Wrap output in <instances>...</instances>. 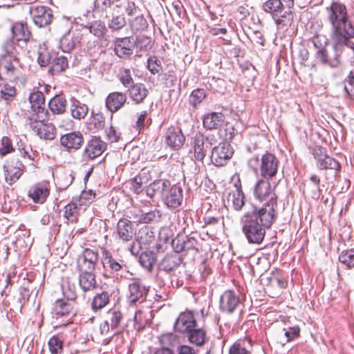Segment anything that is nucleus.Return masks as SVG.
Segmentation results:
<instances>
[{
  "label": "nucleus",
  "mask_w": 354,
  "mask_h": 354,
  "mask_svg": "<svg viewBox=\"0 0 354 354\" xmlns=\"http://www.w3.org/2000/svg\"><path fill=\"white\" fill-rule=\"evenodd\" d=\"M48 115L43 118L37 117L26 119V122L30 128L41 139L52 140L55 138V127L51 123L45 122Z\"/></svg>",
  "instance_id": "nucleus-7"
},
{
  "label": "nucleus",
  "mask_w": 354,
  "mask_h": 354,
  "mask_svg": "<svg viewBox=\"0 0 354 354\" xmlns=\"http://www.w3.org/2000/svg\"><path fill=\"white\" fill-rule=\"evenodd\" d=\"M129 97L136 104L143 102L149 94L147 88L143 84L137 83L128 88Z\"/></svg>",
  "instance_id": "nucleus-34"
},
{
  "label": "nucleus",
  "mask_w": 354,
  "mask_h": 354,
  "mask_svg": "<svg viewBox=\"0 0 354 354\" xmlns=\"http://www.w3.org/2000/svg\"><path fill=\"white\" fill-rule=\"evenodd\" d=\"M313 155L316 160V166L320 169L334 170L336 173L341 169L340 163L334 158L327 154L326 149L322 147H315Z\"/></svg>",
  "instance_id": "nucleus-9"
},
{
  "label": "nucleus",
  "mask_w": 354,
  "mask_h": 354,
  "mask_svg": "<svg viewBox=\"0 0 354 354\" xmlns=\"http://www.w3.org/2000/svg\"><path fill=\"white\" fill-rule=\"evenodd\" d=\"M320 178L316 174H313L305 185L304 192H307L313 198L317 199L321 194Z\"/></svg>",
  "instance_id": "nucleus-37"
},
{
  "label": "nucleus",
  "mask_w": 354,
  "mask_h": 354,
  "mask_svg": "<svg viewBox=\"0 0 354 354\" xmlns=\"http://www.w3.org/2000/svg\"><path fill=\"white\" fill-rule=\"evenodd\" d=\"M239 298L232 290L225 291L220 298V309L221 311L231 314L239 305Z\"/></svg>",
  "instance_id": "nucleus-23"
},
{
  "label": "nucleus",
  "mask_w": 354,
  "mask_h": 354,
  "mask_svg": "<svg viewBox=\"0 0 354 354\" xmlns=\"http://www.w3.org/2000/svg\"><path fill=\"white\" fill-rule=\"evenodd\" d=\"M165 141L171 148L178 149L183 146L185 137L180 129L171 127L167 131Z\"/></svg>",
  "instance_id": "nucleus-27"
},
{
  "label": "nucleus",
  "mask_w": 354,
  "mask_h": 354,
  "mask_svg": "<svg viewBox=\"0 0 354 354\" xmlns=\"http://www.w3.org/2000/svg\"><path fill=\"white\" fill-rule=\"evenodd\" d=\"M127 20L129 26L136 30H143L147 27V20L141 12L138 14L133 19L128 18Z\"/></svg>",
  "instance_id": "nucleus-52"
},
{
  "label": "nucleus",
  "mask_w": 354,
  "mask_h": 354,
  "mask_svg": "<svg viewBox=\"0 0 354 354\" xmlns=\"http://www.w3.org/2000/svg\"><path fill=\"white\" fill-rule=\"evenodd\" d=\"M51 60L50 53L44 48L40 47L38 50V63L41 66L48 65Z\"/></svg>",
  "instance_id": "nucleus-63"
},
{
  "label": "nucleus",
  "mask_w": 354,
  "mask_h": 354,
  "mask_svg": "<svg viewBox=\"0 0 354 354\" xmlns=\"http://www.w3.org/2000/svg\"><path fill=\"white\" fill-rule=\"evenodd\" d=\"M178 339V336L172 333L162 334L159 337V341L162 348L174 346L177 343Z\"/></svg>",
  "instance_id": "nucleus-57"
},
{
  "label": "nucleus",
  "mask_w": 354,
  "mask_h": 354,
  "mask_svg": "<svg viewBox=\"0 0 354 354\" xmlns=\"http://www.w3.org/2000/svg\"><path fill=\"white\" fill-rule=\"evenodd\" d=\"M270 179L262 178L259 179L254 188V194L255 197L259 201L268 199V202L263 205L262 207L273 205V210L276 211L277 207V196L271 189V185L269 182Z\"/></svg>",
  "instance_id": "nucleus-8"
},
{
  "label": "nucleus",
  "mask_w": 354,
  "mask_h": 354,
  "mask_svg": "<svg viewBox=\"0 0 354 354\" xmlns=\"http://www.w3.org/2000/svg\"><path fill=\"white\" fill-rule=\"evenodd\" d=\"M0 57L19 58L20 47L12 39H7L2 45Z\"/></svg>",
  "instance_id": "nucleus-39"
},
{
  "label": "nucleus",
  "mask_w": 354,
  "mask_h": 354,
  "mask_svg": "<svg viewBox=\"0 0 354 354\" xmlns=\"http://www.w3.org/2000/svg\"><path fill=\"white\" fill-rule=\"evenodd\" d=\"M224 115L221 113L212 112L203 118V126L207 129H216L223 125Z\"/></svg>",
  "instance_id": "nucleus-32"
},
{
  "label": "nucleus",
  "mask_w": 354,
  "mask_h": 354,
  "mask_svg": "<svg viewBox=\"0 0 354 354\" xmlns=\"http://www.w3.org/2000/svg\"><path fill=\"white\" fill-rule=\"evenodd\" d=\"M48 194L49 190L42 185H36L28 191V196L37 203H44Z\"/></svg>",
  "instance_id": "nucleus-35"
},
{
  "label": "nucleus",
  "mask_w": 354,
  "mask_h": 354,
  "mask_svg": "<svg viewBox=\"0 0 354 354\" xmlns=\"http://www.w3.org/2000/svg\"><path fill=\"white\" fill-rule=\"evenodd\" d=\"M187 333L189 341L197 346L203 345L206 341V332L203 328H195L194 327Z\"/></svg>",
  "instance_id": "nucleus-40"
},
{
  "label": "nucleus",
  "mask_w": 354,
  "mask_h": 354,
  "mask_svg": "<svg viewBox=\"0 0 354 354\" xmlns=\"http://www.w3.org/2000/svg\"><path fill=\"white\" fill-rule=\"evenodd\" d=\"M66 100L62 95H55L48 102L50 110L55 114H62L65 112Z\"/></svg>",
  "instance_id": "nucleus-44"
},
{
  "label": "nucleus",
  "mask_w": 354,
  "mask_h": 354,
  "mask_svg": "<svg viewBox=\"0 0 354 354\" xmlns=\"http://www.w3.org/2000/svg\"><path fill=\"white\" fill-rule=\"evenodd\" d=\"M68 57L66 56H58L53 61L52 70L55 73H60L68 68Z\"/></svg>",
  "instance_id": "nucleus-54"
},
{
  "label": "nucleus",
  "mask_w": 354,
  "mask_h": 354,
  "mask_svg": "<svg viewBox=\"0 0 354 354\" xmlns=\"http://www.w3.org/2000/svg\"><path fill=\"white\" fill-rule=\"evenodd\" d=\"M106 149V144L100 138L93 137L86 145L83 156L86 160H93L102 154Z\"/></svg>",
  "instance_id": "nucleus-19"
},
{
  "label": "nucleus",
  "mask_w": 354,
  "mask_h": 354,
  "mask_svg": "<svg viewBox=\"0 0 354 354\" xmlns=\"http://www.w3.org/2000/svg\"><path fill=\"white\" fill-rule=\"evenodd\" d=\"M0 72L3 73L8 81L17 82L22 75L19 58L0 57Z\"/></svg>",
  "instance_id": "nucleus-10"
},
{
  "label": "nucleus",
  "mask_w": 354,
  "mask_h": 354,
  "mask_svg": "<svg viewBox=\"0 0 354 354\" xmlns=\"http://www.w3.org/2000/svg\"><path fill=\"white\" fill-rule=\"evenodd\" d=\"M86 28L89 29L91 34L97 37H102L106 30L104 24L100 20L93 21L91 25Z\"/></svg>",
  "instance_id": "nucleus-58"
},
{
  "label": "nucleus",
  "mask_w": 354,
  "mask_h": 354,
  "mask_svg": "<svg viewBox=\"0 0 354 354\" xmlns=\"http://www.w3.org/2000/svg\"><path fill=\"white\" fill-rule=\"evenodd\" d=\"M218 140L214 134H207L206 136L198 133L194 137L193 148L194 157L196 160L203 162L207 152L210 150L212 146L217 143Z\"/></svg>",
  "instance_id": "nucleus-6"
},
{
  "label": "nucleus",
  "mask_w": 354,
  "mask_h": 354,
  "mask_svg": "<svg viewBox=\"0 0 354 354\" xmlns=\"http://www.w3.org/2000/svg\"><path fill=\"white\" fill-rule=\"evenodd\" d=\"M181 259L176 254L166 255L158 265L160 270L171 274L180 264Z\"/></svg>",
  "instance_id": "nucleus-31"
},
{
  "label": "nucleus",
  "mask_w": 354,
  "mask_h": 354,
  "mask_svg": "<svg viewBox=\"0 0 354 354\" xmlns=\"http://www.w3.org/2000/svg\"><path fill=\"white\" fill-rule=\"evenodd\" d=\"M60 145L68 152L80 149L84 144V136L80 131H71L61 136Z\"/></svg>",
  "instance_id": "nucleus-15"
},
{
  "label": "nucleus",
  "mask_w": 354,
  "mask_h": 354,
  "mask_svg": "<svg viewBox=\"0 0 354 354\" xmlns=\"http://www.w3.org/2000/svg\"><path fill=\"white\" fill-rule=\"evenodd\" d=\"M171 185L170 181L167 179L156 180L147 187L146 194L150 198L158 194L162 199L165 193L170 188Z\"/></svg>",
  "instance_id": "nucleus-26"
},
{
  "label": "nucleus",
  "mask_w": 354,
  "mask_h": 354,
  "mask_svg": "<svg viewBox=\"0 0 354 354\" xmlns=\"http://www.w3.org/2000/svg\"><path fill=\"white\" fill-rule=\"evenodd\" d=\"M123 316L120 310L115 308L110 309L107 312L106 321L111 326V329H116L120 324Z\"/></svg>",
  "instance_id": "nucleus-47"
},
{
  "label": "nucleus",
  "mask_w": 354,
  "mask_h": 354,
  "mask_svg": "<svg viewBox=\"0 0 354 354\" xmlns=\"http://www.w3.org/2000/svg\"><path fill=\"white\" fill-rule=\"evenodd\" d=\"M147 180L145 173H140L135 176L131 181V189L136 194H138L142 191V185L145 180Z\"/></svg>",
  "instance_id": "nucleus-53"
},
{
  "label": "nucleus",
  "mask_w": 354,
  "mask_h": 354,
  "mask_svg": "<svg viewBox=\"0 0 354 354\" xmlns=\"http://www.w3.org/2000/svg\"><path fill=\"white\" fill-rule=\"evenodd\" d=\"M79 215V208L76 203H70L64 207V216L69 222H77Z\"/></svg>",
  "instance_id": "nucleus-49"
},
{
  "label": "nucleus",
  "mask_w": 354,
  "mask_h": 354,
  "mask_svg": "<svg viewBox=\"0 0 354 354\" xmlns=\"http://www.w3.org/2000/svg\"><path fill=\"white\" fill-rule=\"evenodd\" d=\"M114 46V52L120 58L127 59L133 54V44L129 37L116 38Z\"/></svg>",
  "instance_id": "nucleus-24"
},
{
  "label": "nucleus",
  "mask_w": 354,
  "mask_h": 354,
  "mask_svg": "<svg viewBox=\"0 0 354 354\" xmlns=\"http://www.w3.org/2000/svg\"><path fill=\"white\" fill-rule=\"evenodd\" d=\"M98 261L99 255L97 251L90 248H86L78 257V270L79 271L94 272Z\"/></svg>",
  "instance_id": "nucleus-14"
},
{
  "label": "nucleus",
  "mask_w": 354,
  "mask_h": 354,
  "mask_svg": "<svg viewBox=\"0 0 354 354\" xmlns=\"http://www.w3.org/2000/svg\"><path fill=\"white\" fill-rule=\"evenodd\" d=\"M24 165L18 158H13L3 167L5 179L10 185L15 183L23 174Z\"/></svg>",
  "instance_id": "nucleus-17"
},
{
  "label": "nucleus",
  "mask_w": 354,
  "mask_h": 354,
  "mask_svg": "<svg viewBox=\"0 0 354 354\" xmlns=\"http://www.w3.org/2000/svg\"><path fill=\"white\" fill-rule=\"evenodd\" d=\"M79 286L84 292L94 290L97 288L96 277L94 272L80 271Z\"/></svg>",
  "instance_id": "nucleus-28"
},
{
  "label": "nucleus",
  "mask_w": 354,
  "mask_h": 354,
  "mask_svg": "<svg viewBox=\"0 0 354 354\" xmlns=\"http://www.w3.org/2000/svg\"><path fill=\"white\" fill-rule=\"evenodd\" d=\"M183 198L182 188L176 185H171L162 200L168 207L175 209L181 205Z\"/></svg>",
  "instance_id": "nucleus-22"
},
{
  "label": "nucleus",
  "mask_w": 354,
  "mask_h": 354,
  "mask_svg": "<svg viewBox=\"0 0 354 354\" xmlns=\"http://www.w3.org/2000/svg\"><path fill=\"white\" fill-rule=\"evenodd\" d=\"M196 321L193 312L187 310L181 313L174 324V330L176 332L185 333L194 328Z\"/></svg>",
  "instance_id": "nucleus-20"
},
{
  "label": "nucleus",
  "mask_w": 354,
  "mask_h": 354,
  "mask_svg": "<svg viewBox=\"0 0 354 354\" xmlns=\"http://www.w3.org/2000/svg\"><path fill=\"white\" fill-rule=\"evenodd\" d=\"M227 201L234 210H241L245 204V194L243 190H231Z\"/></svg>",
  "instance_id": "nucleus-38"
},
{
  "label": "nucleus",
  "mask_w": 354,
  "mask_h": 354,
  "mask_svg": "<svg viewBox=\"0 0 354 354\" xmlns=\"http://www.w3.org/2000/svg\"><path fill=\"white\" fill-rule=\"evenodd\" d=\"M127 24V20L124 15H118L113 16L109 21L108 26L109 28L113 30H118L122 29Z\"/></svg>",
  "instance_id": "nucleus-59"
},
{
  "label": "nucleus",
  "mask_w": 354,
  "mask_h": 354,
  "mask_svg": "<svg viewBox=\"0 0 354 354\" xmlns=\"http://www.w3.org/2000/svg\"><path fill=\"white\" fill-rule=\"evenodd\" d=\"M110 301V295L108 292L103 291L96 294L92 299L91 309L96 312L104 308Z\"/></svg>",
  "instance_id": "nucleus-42"
},
{
  "label": "nucleus",
  "mask_w": 354,
  "mask_h": 354,
  "mask_svg": "<svg viewBox=\"0 0 354 354\" xmlns=\"http://www.w3.org/2000/svg\"><path fill=\"white\" fill-rule=\"evenodd\" d=\"M183 6L179 0L174 1L169 9V12L173 18L180 19L183 13Z\"/></svg>",
  "instance_id": "nucleus-61"
},
{
  "label": "nucleus",
  "mask_w": 354,
  "mask_h": 354,
  "mask_svg": "<svg viewBox=\"0 0 354 354\" xmlns=\"http://www.w3.org/2000/svg\"><path fill=\"white\" fill-rule=\"evenodd\" d=\"M205 97V91L203 89L197 88L191 93L189 97V102L192 106L196 107L198 104L202 102Z\"/></svg>",
  "instance_id": "nucleus-55"
},
{
  "label": "nucleus",
  "mask_w": 354,
  "mask_h": 354,
  "mask_svg": "<svg viewBox=\"0 0 354 354\" xmlns=\"http://www.w3.org/2000/svg\"><path fill=\"white\" fill-rule=\"evenodd\" d=\"M49 350L51 354H62L63 352V343L57 336H53L48 341Z\"/></svg>",
  "instance_id": "nucleus-56"
},
{
  "label": "nucleus",
  "mask_w": 354,
  "mask_h": 354,
  "mask_svg": "<svg viewBox=\"0 0 354 354\" xmlns=\"http://www.w3.org/2000/svg\"><path fill=\"white\" fill-rule=\"evenodd\" d=\"M273 205L253 207L241 218V230L249 243L261 244L265 237L266 231L277 219V212Z\"/></svg>",
  "instance_id": "nucleus-1"
},
{
  "label": "nucleus",
  "mask_w": 354,
  "mask_h": 354,
  "mask_svg": "<svg viewBox=\"0 0 354 354\" xmlns=\"http://www.w3.org/2000/svg\"><path fill=\"white\" fill-rule=\"evenodd\" d=\"M80 42L79 35L74 31H67L59 40V48L63 52L70 53Z\"/></svg>",
  "instance_id": "nucleus-30"
},
{
  "label": "nucleus",
  "mask_w": 354,
  "mask_h": 354,
  "mask_svg": "<svg viewBox=\"0 0 354 354\" xmlns=\"http://www.w3.org/2000/svg\"><path fill=\"white\" fill-rule=\"evenodd\" d=\"M115 234L122 243H131L129 250L133 255L140 252V243L135 239L136 228L133 221L126 218H120L117 223Z\"/></svg>",
  "instance_id": "nucleus-4"
},
{
  "label": "nucleus",
  "mask_w": 354,
  "mask_h": 354,
  "mask_svg": "<svg viewBox=\"0 0 354 354\" xmlns=\"http://www.w3.org/2000/svg\"><path fill=\"white\" fill-rule=\"evenodd\" d=\"M344 91L349 96H354V69L345 80Z\"/></svg>",
  "instance_id": "nucleus-64"
},
{
  "label": "nucleus",
  "mask_w": 354,
  "mask_h": 354,
  "mask_svg": "<svg viewBox=\"0 0 354 354\" xmlns=\"http://www.w3.org/2000/svg\"><path fill=\"white\" fill-rule=\"evenodd\" d=\"M339 261L348 268H354V250H343L339 256Z\"/></svg>",
  "instance_id": "nucleus-51"
},
{
  "label": "nucleus",
  "mask_w": 354,
  "mask_h": 354,
  "mask_svg": "<svg viewBox=\"0 0 354 354\" xmlns=\"http://www.w3.org/2000/svg\"><path fill=\"white\" fill-rule=\"evenodd\" d=\"M29 102L30 110L26 113V120L32 117L43 118L44 115H48L45 109V97L42 92L34 90L29 95Z\"/></svg>",
  "instance_id": "nucleus-11"
},
{
  "label": "nucleus",
  "mask_w": 354,
  "mask_h": 354,
  "mask_svg": "<svg viewBox=\"0 0 354 354\" xmlns=\"http://www.w3.org/2000/svg\"><path fill=\"white\" fill-rule=\"evenodd\" d=\"M64 295L67 297L65 299H57L52 308L51 313L53 317L58 319L64 316L74 315L73 312V301L76 298L75 292H70L68 294L64 292Z\"/></svg>",
  "instance_id": "nucleus-13"
},
{
  "label": "nucleus",
  "mask_w": 354,
  "mask_h": 354,
  "mask_svg": "<svg viewBox=\"0 0 354 354\" xmlns=\"http://www.w3.org/2000/svg\"><path fill=\"white\" fill-rule=\"evenodd\" d=\"M328 19L332 26V38L339 43L348 42L354 37V26L348 19L344 4L333 2L327 8Z\"/></svg>",
  "instance_id": "nucleus-2"
},
{
  "label": "nucleus",
  "mask_w": 354,
  "mask_h": 354,
  "mask_svg": "<svg viewBox=\"0 0 354 354\" xmlns=\"http://www.w3.org/2000/svg\"><path fill=\"white\" fill-rule=\"evenodd\" d=\"M196 240L193 237L178 236L172 241V247L176 253L196 250Z\"/></svg>",
  "instance_id": "nucleus-29"
},
{
  "label": "nucleus",
  "mask_w": 354,
  "mask_h": 354,
  "mask_svg": "<svg viewBox=\"0 0 354 354\" xmlns=\"http://www.w3.org/2000/svg\"><path fill=\"white\" fill-rule=\"evenodd\" d=\"M127 97L124 93L112 92L106 98V106L111 113L118 111L127 102Z\"/></svg>",
  "instance_id": "nucleus-25"
},
{
  "label": "nucleus",
  "mask_w": 354,
  "mask_h": 354,
  "mask_svg": "<svg viewBox=\"0 0 354 354\" xmlns=\"http://www.w3.org/2000/svg\"><path fill=\"white\" fill-rule=\"evenodd\" d=\"M248 165L262 178L272 179L278 172L279 160L274 154L266 152L261 158L254 156L249 158Z\"/></svg>",
  "instance_id": "nucleus-3"
},
{
  "label": "nucleus",
  "mask_w": 354,
  "mask_h": 354,
  "mask_svg": "<svg viewBox=\"0 0 354 354\" xmlns=\"http://www.w3.org/2000/svg\"><path fill=\"white\" fill-rule=\"evenodd\" d=\"M102 263L104 268L106 270H109L111 274H116L117 275H119L118 272L121 271L123 272L125 271L124 274H120L121 278H127V274H131L128 271H127V267L123 263V261H118L115 259L109 252H105Z\"/></svg>",
  "instance_id": "nucleus-21"
},
{
  "label": "nucleus",
  "mask_w": 354,
  "mask_h": 354,
  "mask_svg": "<svg viewBox=\"0 0 354 354\" xmlns=\"http://www.w3.org/2000/svg\"><path fill=\"white\" fill-rule=\"evenodd\" d=\"M233 150L227 142L219 143L212 151L211 159L216 166H223L232 158Z\"/></svg>",
  "instance_id": "nucleus-16"
},
{
  "label": "nucleus",
  "mask_w": 354,
  "mask_h": 354,
  "mask_svg": "<svg viewBox=\"0 0 354 354\" xmlns=\"http://www.w3.org/2000/svg\"><path fill=\"white\" fill-rule=\"evenodd\" d=\"M335 44L326 49L317 50L316 58L322 64L328 65L332 68L337 67L341 64L340 55L342 51V45H348V42L339 43L337 41Z\"/></svg>",
  "instance_id": "nucleus-5"
},
{
  "label": "nucleus",
  "mask_w": 354,
  "mask_h": 354,
  "mask_svg": "<svg viewBox=\"0 0 354 354\" xmlns=\"http://www.w3.org/2000/svg\"><path fill=\"white\" fill-rule=\"evenodd\" d=\"M147 68L151 74L159 75L162 71L161 62L155 56L150 57L147 59Z\"/></svg>",
  "instance_id": "nucleus-60"
},
{
  "label": "nucleus",
  "mask_w": 354,
  "mask_h": 354,
  "mask_svg": "<svg viewBox=\"0 0 354 354\" xmlns=\"http://www.w3.org/2000/svg\"><path fill=\"white\" fill-rule=\"evenodd\" d=\"M155 254L151 251L142 252L139 257V263L147 270H151L155 263Z\"/></svg>",
  "instance_id": "nucleus-48"
},
{
  "label": "nucleus",
  "mask_w": 354,
  "mask_h": 354,
  "mask_svg": "<svg viewBox=\"0 0 354 354\" xmlns=\"http://www.w3.org/2000/svg\"><path fill=\"white\" fill-rule=\"evenodd\" d=\"M29 12L34 24L39 28L50 25L54 19L53 10L46 6H31Z\"/></svg>",
  "instance_id": "nucleus-12"
},
{
  "label": "nucleus",
  "mask_w": 354,
  "mask_h": 354,
  "mask_svg": "<svg viewBox=\"0 0 354 354\" xmlns=\"http://www.w3.org/2000/svg\"><path fill=\"white\" fill-rule=\"evenodd\" d=\"M148 288L142 284L138 279L134 280L129 284L127 297L131 304L142 303L146 299Z\"/></svg>",
  "instance_id": "nucleus-18"
},
{
  "label": "nucleus",
  "mask_w": 354,
  "mask_h": 354,
  "mask_svg": "<svg viewBox=\"0 0 354 354\" xmlns=\"http://www.w3.org/2000/svg\"><path fill=\"white\" fill-rule=\"evenodd\" d=\"M11 30L13 38L17 41H27L29 39L30 32L26 23L16 22L12 25Z\"/></svg>",
  "instance_id": "nucleus-36"
},
{
  "label": "nucleus",
  "mask_w": 354,
  "mask_h": 354,
  "mask_svg": "<svg viewBox=\"0 0 354 354\" xmlns=\"http://www.w3.org/2000/svg\"><path fill=\"white\" fill-rule=\"evenodd\" d=\"M14 82H6L2 84H0V99L5 100L7 102H12L16 95L17 90L15 86L12 85Z\"/></svg>",
  "instance_id": "nucleus-43"
},
{
  "label": "nucleus",
  "mask_w": 354,
  "mask_h": 354,
  "mask_svg": "<svg viewBox=\"0 0 354 354\" xmlns=\"http://www.w3.org/2000/svg\"><path fill=\"white\" fill-rule=\"evenodd\" d=\"M118 79L120 83L127 88H129L135 84L131 76V70L129 68H120L118 74Z\"/></svg>",
  "instance_id": "nucleus-50"
},
{
  "label": "nucleus",
  "mask_w": 354,
  "mask_h": 354,
  "mask_svg": "<svg viewBox=\"0 0 354 354\" xmlns=\"http://www.w3.org/2000/svg\"><path fill=\"white\" fill-rule=\"evenodd\" d=\"M72 117L77 120H82L85 118L88 112V106L77 100L72 101L70 106Z\"/></svg>",
  "instance_id": "nucleus-41"
},
{
  "label": "nucleus",
  "mask_w": 354,
  "mask_h": 354,
  "mask_svg": "<svg viewBox=\"0 0 354 354\" xmlns=\"http://www.w3.org/2000/svg\"><path fill=\"white\" fill-rule=\"evenodd\" d=\"M124 9L128 18L133 19L140 12V10L138 6H136V3L132 1H128Z\"/></svg>",
  "instance_id": "nucleus-62"
},
{
  "label": "nucleus",
  "mask_w": 354,
  "mask_h": 354,
  "mask_svg": "<svg viewBox=\"0 0 354 354\" xmlns=\"http://www.w3.org/2000/svg\"><path fill=\"white\" fill-rule=\"evenodd\" d=\"M294 15L291 10H281L277 17L274 16L272 19L278 29L287 30L290 27L293 21Z\"/></svg>",
  "instance_id": "nucleus-33"
},
{
  "label": "nucleus",
  "mask_w": 354,
  "mask_h": 354,
  "mask_svg": "<svg viewBox=\"0 0 354 354\" xmlns=\"http://www.w3.org/2000/svg\"><path fill=\"white\" fill-rule=\"evenodd\" d=\"M263 8L265 12L270 13L273 18L283 9V4L281 0H268L263 3Z\"/></svg>",
  "instance_id": "nucleus-46"
},
{
  "label": "nucleus",
  "mask_w": 354,
  "mask_h": 354,
  "mask_svg": "<svg viewBox=\"0 0 354 354\" xmlns=\"http://www.w3.org/2000/svg\"><path fill=\"white\" fill-rule=\"evenodd\" d=\"M121 0H95L93 3V11L97 13L104 14L115 4Z\"/></svg>",
  "instance_id": "nucleus-45"
}]
</instances>
